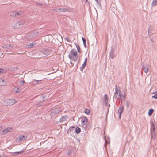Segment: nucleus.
Segmentation results:
<instances>
[{"mask_svg": "<svg viewBox=\"0 0 157 157\" xmlns=\"http://www.w3.org/2000/svg\"><path fill=\"white\" fill-rule=\"evenodd\" d=\"M77 52L76 51H74V49L71 50L68 55L70 59L74 62L77 61L78 56H77Z\"/></svg>", "mask_w": 157, "mask_h": 157, "instance_id": "1", "label": "nucleus"}, {"mask_svg": "<svg viewBox=\"0 0 157 157\" xmlns=\"http://www.w3.org/2000/svg\"><path fill=\"white\" fill-rule=\"evenodd\" d=\"M16 102L15 100L13 99H7L5 101V105H11L15 104Z\"/></svg>", "mask_w": 157, "mask_h": 157, "instance_id": "2", "label": "nucleus"}, {"mask_svg": "<svg viewBox=\"0 0 157 157\" xmlns=\"http://www.w3.org/2000/svg\"><path fill=\"white\" fill-rule=\"evenodd\" d=\"M59 113V110L58 108H56L52 109L51 112V116L53 117H56V115Z\"/></svg>", "mask_w": 157, "mask_h": 157, "instance_id": "3", "label": "nucleus"}, {"mask_svg": "<svg viewBox=\"0 0 157 157\" xmlns=\"http://www.w3.org/2000/svg\"><path fill=\"white\" fill-rule=\"evenodd\" d=\"M119 92H121V91L120 89V88L119 87H117V86H116V88H115V92L114 94V95L113 96V98H115L116 99H117V97L118 94Z\"/></svg>", "mask_w": 157, "mask_h": 157, "instance_id": "4", "label": "nucleus"}, {"mask_svg": "<svg viewBox=\"0 0 157 157\" xmlns=\"http://www.w3.org/2000/svg\"><path fill=\"white\" fill-rule=\"evenodd\" d=\"M27 139V137L23 135L20 136L18 137L16 139L17 141H18L19 142H21V141H24L26 139Z\"/></svg>", "mask_w": 157, "mask_h": 157, "instance_id": "5", "label": "nucleus"}, {"mask_svg": "<svg viewBox=\"0 0 157 157\" xmlns=\"http://www.w3.org/2000/svg\"><path fill=\"white\" fill-rule=\"evenodd\" d=\"M21 12H14L11 13L10 16L12 17H19L21 14Z\"/></svg>", "mask_w": 157, "mask_h": 157, "instance_id": "6", "label": "nucleus"}, {"mask_svg": "<svg viewBox=\"0 0 157 157\" xmlns=\"http://www.w3.org/2000/svg\"><path fill=\"white\" fill-rule=\"evenodd\" d=\"M51 51L52 50L50 48H44L43 49L42 52L44 55H48Z\"/></svg>", "mask_w": 157, "mask_h": 157, "instance_id": "7", "label": "nucleus"}, {"mask_svg": "<svg viewBox=\"0 0 157 157\" xmlns=\"http://www.w3.org/2000/svg\"><path fill=\"white\" fill-rule=\"evenodd\" d=\"M118 94L117 99H120L121 100H124L125 98V95H122L121 94V92H119Z\"/></svg>", "mask_w": 157, "mask_h": 157, "instance_id": "8", "label": "nucleus"}, {"mask_svg": "<svg viewBox=\"0 0 157 157\" xmlns=\"http://www.w3.org/2000/svg\"><path fill=\"white\" fill-rule=\"evenodd\" d=\"M108 97L107 94H105L103 98V100L104 103L107 105L108 101Z\"/></svg>", "mask_w": 157, "mask_h": 157, "instance_id": "9", "label": "nucleus"}, {"mask_svg": "<svg viewBox=\"0 0 157 157\" xmlns=\"http://www.w3.org/2000/svg\"><path fill=\"white\" fill-rule=\"evenodd\" d=\"M123 110L124 107L123 106L120 107L118 109V113L119 114V117L120 118H121V114L123 112Z\"/></svg>", "mask_w": 157, "mask_h": 157, "instance_id": "10", "label": "nucleus"}, {"mask_svg": "<svg viewBox=\"0 0 157 157\" xmlns=\"http://www.w3.org/2000/svg\"><path fill=\"white\" fill-rule=\"evenodd\" d=\"M87 118L85 117H83L82 118L81 121L82 122V124L85 125L87 122Z\"/></svg>", "mask_w": 157, "mask_h": 157, "instance_id": "11", "label": "nucleus"}, {"mask_svg": "<svg viewBox=\"0 0 157 157\" xmlns=\"http://www.w3.org/2000/svg\"><path fill=\"white\" fill-rule=\"evenodd\" d=\"M11 128L8 127L5 128L3 130L2 135L5 134L7 133V132H10L11 131V130L12 129Z\"/></svg>", "mask_w": 157, "mask_h": 157, "instance_id": "12", "label": "nucleus"}, {"mask_svg": "<svg viewBox=\"0 0 157 157\" xmlns=\"http://www.w3.org/2000/svg\"><path fill=\"white\" fill-rule=\"evenodd\" d=\"M13 46L10 44H6L2 46V48L6 49H8L11 48Z\"/></svg>", "mask_w": 157, "mask_h": 157, "instance_id": "13", "label": "nucleus"}, {"mask_svg": "<svg viewBox=\"0 0 157 157\" xmlns=\"http://www.w3.org/2000/svg\"><path fill=\"white\" fill-rule=\"evenodd\" d=\"M70 11L68 8H63L59 9V12H69Z\"/></svg>", "mask_w": 157, "mask_h": 157, "instance_id": "14", "label": "nucleus"}, {"mask_svg": "<svg viewBox=\"0 0 157 157\" xmlns=\"http://www.w3.org/2000/svg\"><path fill=\"white\" fill-rule=\"evenodd\" d=\"M152 123H153V122H152ZM153 130L151 131V138H153L154 139L155 138V131H154L155 126L153 124Z\"/></svg>", "mask_w": 157, "mask_h": 157, "instance_id": "15", "label": "nucleus"}, {"mask_svg": "<svg viewBox=\"0 0 157 157\" xmlns=\"http://www.w3.org/2000/svg\"><path fill=\"white\" fill-rule=\"evenodd\" d=\"M142 69H144V72L147 73L148 71V68L147 66L145 67L144 65H143L142 66Z\"/></svg>", "mask_w": 157, "mask_h": 157, "instance_id": "16", "label": "nucleus"}, {"mask_svg": "<svg viewBox=\"0 0 157 157\" xmlns=\"http://www.w3.org/2000/svg\"><path fill=\"white\" fill-rule=\"evenodd\" d=\"M101 0H99L98 1H97L96 2V5L98 8H101Z\"/></svg>", "mask_w": 157, "mask_h": 157, "instance_id": "17", "label": "nucleus"}, {"mask_svg": "<svg viewBox=\"0 0 157 157\" xmlns=\"http://www.w3.org/2000/svg\"><path fill=\"white\" fill-rule=\"evenodd\" d=\"M20 23H21V22L20 21H19L18 22H17L13 25V27L14 28H18V27H19V25Z\"/></svg>", "mask_w": 157, "mask_h": 157, "instance_id": "18", "label": "nucleus"}, {"mask_svg": "<svg viewBox=\"0 0 157 157\" xmlns=\"http://www.w3.org/2000/svg\"><path fill=\"white\" fill-rule=\"evenodd\" d=\"M7 84L6 81L0 79V86H4Z\"/></svg>", "mask_w": 157, "mask_h": 157, "instance_id": "19", "label": "nucleus"}, {"mask_svg": "<svg viewBox=\"0 0 157 157\" xmlns=\"http://www.w3.org/2000/svg\"><path fill=\"white\" fill-rule=\"evenodd\" d=\"M66 116L62 117L59 120V121L60 122H62L66 120Z\"/></svg>", "mask_w": 157, "mask_h": 157, "instance_id": "20", "label": "nucleus"}, {"mask_svg": "<svg viewBox=\"0 0 157 157\" xmlns=\"http://www.w3.org/2000/svg\"><path fill=\"white\" fill-rule=\"evenodd\" d=\"M13 90L15 93H18L21 90L19 88H13Z\"/></svg>", "mask_w": 157, "mask_h": 157, "instance_id": "21", "label": "nucleus"}, {"mask_svg": "<svg viewBox=\"0 0 157 157\" xmlns=\"http://www.w3.org/2000/svg\"><path fill=\"white\" fill-rule=\"evenodd\" d=\"M157 4V0H153L151 5L152 6H155Z\"/></svg>", "mask_w": 157, "mask_h": 157, "instance_id": "22", "label": "nucleus"}, {"mask_svg": "<svg viewBox=\"0 0 157 157\" xmlns=\"http://www.w3.org/2000/svg\"><path fill=\"white\" fill-rule=\"evenodd\" d=\"M75 130L76 133L77 134H79L80 132L81 131L79 127H77L75 128Z\"/></svg>", "mask_w": 157, "mask_h": 157, "instance_id": "23", "label": "nucleus"}, {"mask_svg": "<svg viewBox=\"0 0 157 157\" xmlns=\"http://www.w3.org/2000/svg\"><path fill=\"white\" fill-rule=\"evenodd\" d=\"M41 80H35L33 82V84L35 85H37L38 84H40V81Z\"/></svg>", "mask_w": 157, "mask_h": 157, "instance_id": "24", "label": "nucleus"}, {"mask_svg": "<svg viewBox=\"0 0 157 157\" xmlns=\"http://www.w3.org/2000/svg\"><path fill=\"white\" fill-rule=\"evenodd\" d=\"M82 40L83 41V44L84 45V46L86 48V40L85 38L83 37H82Z\"/></svg>", "mask_w": 157, "mask_h": 157, "instance_id": "25", "label": "nucleus"}, {"mask_svg": "<svg viewBox=\"0 0 157 157\" xmlns=\"http://www.w3.org/2000/svg\"><path fill=\"white\" fill-rule=\"evenodd\" d=\"M153 111H154V110L153 109H150L149 110V111L148 113V114L149 115V116L151 115L152 114L153 112Z\"/></svg>", "mask_w": 157, "mask_h": 157, "instance_id": "26", "label": "nucleus"}, {"mask_svg": "<svg viewBox=\"0 0 157 157\" xmlns=\"http://www.w3.org/2000/svg\"><path fill=\"white\" fill-rule=\"evenodd\" d=\"M86 66V64H85L83 63L82 64V66L80 68V71H83V69Z\"/></svg>", "mask_w": 157, "mask_h": 157, "instance_id": "27", "label": "nucleus"}, {"mask_svg": "<svg viewBox=\"0 0 157 157\" xmlns=\"http://www.w3.org/2000/svg\"><path fill=\"white\" fill-rule=\"evenodd\" d=\"M154 94L155 95L152 96V98L155 99H157V92H155Z\"/></svg>", "mask_w": 157, "mask_h": 157, "instance_id": "28", "label": "nucleus"}, {"mask_svg": "<svg viewBox=\"0 0 157 157\" xmlns=\"http://www.w3.org/2000/svg\"><path fill=\"white\" fill-rule=\"evenodd\" d=\"M34 46V44L33 43H29L28 44V48H32Z\"/></svg>", "mask_w": 157, "mask_h": 157, "instance_id": "29", "label": "nucleus"}, {"mask_svg": "<svg viewBox=\"0 0 157 157\" xmlns=\"http://www.w3.org/2000/svg\"><path fill=\"white\" fill-rule=\"evenodd\" d=\"M84 112L87 115H89L90 113V111L89 109H86L85 110Z\"/></svg>", "mask_w": 157, "mask_h": 157, "instance_id": "30", "label": "nucleus"}, {"mask_svg": "<svg viewBox=\"0 0 157 157\" xmlns=\"http://www.w3.org/2000/svg\"><path fill=\"white\" fill-rule=\"evenodd\" d=\"M77 50L79 53H80L81 52L80 50V46L78 44H76V45Z\"/></svg>", "mask_w": 157, "mask_h": 157, "instance_id": "31", "label": "nucleus"}, {"mask_svg": "<svg viewBox=\"0 0 157 157\" xmlns=\"http://www.w3.org/2000/svg\"><path fill=\"white\" fill-rule=\"evenodd\" d=\"M110 57L111 59H113L114 57V56L112 52H110Z\"/></svg>", "mask_w": 157, "mask_h": 157, "instance_id": "32", "label": "nucleus"}, {"mask_svg": "<svg viewBox=\"0 0 157 157\" xmlns=\"http://www.w3.org/2000/svg\"><path fill=\"white\" fill-rule=\"evenodd\" d=\"M24 81H20V82L19 83L20 86H23L24 84Z\"/></svg>", "mask_w": 157, "mask_h": 157, "instance_id": "33", "label": "nucleus"}, {"mask_svg": "<svg viewBox=\"0 0 157 157\" xmlns=\"http://www.w3.org/2000/svg\"><path fill=\"white\" fill-rule=\"evenodd\" d=\"M52 10L53 11H56L57 12H59V9L53 8L52 9Z\"/></svg>", "mask_w": 157, "mask_h": 157, "instance_id": "34", "label": "nucleus"}, {"mask_svg": "<svg viewBox=\"0 0 157 157\" xmlns=\"http://www.w3.org/2000/svg\"><path fill=\"white\" fill-rule=\"evenodd\" d=\"M21 23H20V25H19V27L21 26H22L24 24V21H21Z\"/></svg>", "mask_w": 157, "mask_h": 157, "instance_id": "35", "label": "nucleus"}, {"mask_svg": "<svg viewBox=\"0 0 157 157\" xmlns=\"http://www.w3.org/2000/svg\"><path fill=\"white\" fill-rule=\"evenodd\" d=\"M3 69L0 68V74L3 73Z\"/></svg>", "mask_w": 157, "mask_h": 157, "instance_id": "36", "label": "nucleus"}, {"mask_svg": "<svg viewBox=\"0 0 157 157\" xmlns=\"http://www.w3.org/2000/svg\"><path fill=\"white\" fill-rule=\"evenodd\" d=\"M75 127L73 126H71L70 127V130L71 131L73 130L74 129Z\"/></svg>", "mask_w": 157, "mask_h": 157, "instance_id": "37", "label": "nucleus"}, {"mask_svg": "<svg viewBox=\"0 0 157 157\" xmlns=\"http://www.w3.org/2000/svg\"><path fill=\"white\" fill-rule=\"evenodd\" d=\"M23 151L22 150V151H19V152H16V153H17V154H22V153Z\"/></svg>", "mask_w": 157, "mask_h": 157, "instance_id": "38", "label": "nucleus"}, {"mask_svg": "<svg viewBox=\"0 0 157 157\" xmlns=\"http://www.w3.org/2000/svg\"><path fill=\"white\" fill-rule=\"evenodd\" d=\"M18 69V68L17 67H14L13 68L14 71H16Z\"/></svg>", "mask_w": 157, "mask_h": 157, "instance_id": "39", "label": "nucleus"}, {"mask_svg": "<svg viewBox=\"0 0 157 157\" xmlns=\"http://www.w3.org/2000/svg\"><path fill=\"white\" fill-rule=\"evenodd\" d=\"M104 138H105V145H106L107 144V141H106V139L105 136Z\"/></svg>", "mask_w": 157, "mask_h": 157, "instance_id": "40", "label": "nucleus"}, {"mask_svg": "<svg viewBox=\"0 0 157 157\" xmlns=\"http://www.w3.org/2000/svg\"><path fill=\"white\" fill-rule=\"evenodd\" d=\"M42 105V104L41 103V104H37L36 105V107H37V106H41Z\"/></svg>", "mask_w": 157, "mask_h": 157, "instance_id": "41", "label": "nucleus"}, {"mask_svg": "<svg viewBox=\"0 0 157 157\" xmlns=\"http://www.w3.org/2000/svg\"><path fill=\"white\" fill-rule=\"evenodd\" d=\"M151 28L149 27L148 29V33H149L150 31H151Z\"/></svg>", "mask_w": 157, "mask_h": 157, "instance_id": "42", "label": "nucleus"}, {"mask_svg": "<svg viewBox=\"0 0 157 157\" xmlns=\"http://www.w3.org/2000/svg\"><path fill=\"white\" fill-rule=\"evenodd\" d=\"M66 40L68 42H70V40L68 39V38H66Z\"/></svg>", "mask_w": 157, "mask_h": 157, "instance_id": "43", "label": "nucleus"}, {"mask_svg": "<svg viewBox=\"0 0 157 157\" xmlns=\"http://www.w3.org/2000/svg\"><path fill=\"white\" fill-rule=\"evenodd\" d=\"M126 105L128 107H129V104L128 103L126 104Z\"/></svg>", "mask_w": 157, "mask_h": 157, "instance_id": "44", "label": "nucleus"}, {"mask_svg": "<svg viewBox=\"0 0 157 157\" xmlns=\"http://www.w3.org/2000/svg\"><path fill=\"white\" fill-rule=\"evenodd\" d=\"M86 61H84V64H86Z\"/></svg>", "mask_w": 157, "mask_h": 157, "instance_id": "45", "label": "nucleus"}, {"mask_svg": "<svg viewBox=\"0 0 157 157\" xmlns=\"http://www.w3.org/2000/svg\"><path fill=\"white\" fill-rule=\"evenodd\" d=\"M85 61H86L87 62V58H86L85 59Z\"/></svg>", "mask_w": 157, "mask_h": 157, "instance_id": "46", "label": "nucleus"}, {"mask_svg": "<svg viewBox=\"0 0 157 157\" xmlns=\"http://www.w3.org/2000/svg\"><path fill=\"white\" fill-rule=\"evenodd\" d=\"M2 126H0V130L2 129Z\"/></svg>", "mask_w": 157, "mask_h": 157, "instance_id": "47", "label": "nucleus"}, {"mask_svg": "<svg viewBox=\"0 0 157 157\" xmlns=\"http://www.w3.org/2000/svg\"><path fill=\"white\" fill-rule=\"evenodd\" d=\"M67 154V155H70V153H69V152H68V153Z\"/></svg>", "mask_w": 157, "mask_h": 157, "instance_id": "48", "label": "nucleus"}, {"mask_svg": "<svg viewBox=\"0 0 157 157\" xmlns=\"http://www.w3.org/2000/svg\"><path fill=\"white\" fill-rule=\"evenodd\" d=\"M86 1H87V0H86Z\"/></svg>", "mask_w": 157, "mask_h": 157, "instance_id": "49", "label": "nucleus"}]
</instances>
